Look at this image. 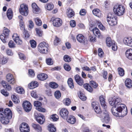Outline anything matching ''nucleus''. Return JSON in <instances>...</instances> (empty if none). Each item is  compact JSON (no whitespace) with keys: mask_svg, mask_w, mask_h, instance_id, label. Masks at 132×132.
<instances>
[{"mask_svg":"<svg viewBox=\"0 0 132 132\" xmlns=\"http://www.w3.org/2000/svg\"><path fill=\"white\" fill-rule=\"evenodd\" d=\"M38 51L43 54H47L49 51V45L47 42H43L40 43L38 46Z\"/></svg>","mask_w":132,"mask_h":132,"instance_id":"obj_1","label":"nucleus"},{"mask_svg":"<svg viewBox=\"0 0 132 132\" xmlns=\"http://www.w3.org/2000/svg\"><path fill=\"white\" fill-rule=\"evenodd\" d=\"M98 86V84L94 80H91L90 81L89 83H86L83 85L84 88L90 93L93 92V88H97Z\"/></svg>","mask_w":132,"mask_h":132,"instance_id":"obj_2","label":"nucleus"},{"mask_svg":"<svg viewBox=\"0 0 132 132\" xmlns=\"http://www.w3.org/2000/svg\"><path fill=\"white\" fill-rule=\"evenodd\" d=\"M113 10L115 14L118 16L123 15L125 11V7L121 5H115L113 7Z\"/></svg>","mask_w":132,"mask_h":132,"instance_id":"obj_3","label":"nucleus"},{"mask_svg":"<svg viewBox=\"0 0 132 132\" xmlns=\"http://www.w3.org/2000/svg\"><path fill=\"white\" fill-rule=\"evenodd\" d=\"M106 21L109 25L111 26H114L117 24L118 20L116 17L110 13L108 15Z\"/></svg>","mask_w":132,"mask_h":132,"instance_id":"obj_4","label":"nucleus"},{"mask_svg":"<svg viewBox=\"0 0 132 132\" xmlns=\"http://www.w3.org/2000/svg\"><path fill=\"white\" fill-rule=\"evenodd\" d=\"M12 115V112L10 109L6 108L4 110L3 108H0V117L4 116L11 118Z\"/></svg>","mask_w":132,"mask_h":132,"instance_id":"obj_5","label":"nucleus"},{"mask_svg":"<svg viewBox=\"0 0 132 132\" xmlns=\"http://www.w3.org/2000/svg\"><path fill=\"white\" fill-rule=\"evenodd\" d=\"M10 30L6 27H4L3 33L0 36V38L4 43H6L7 39L8 38Z\"/></svg>","mask_w":132,"mask_h":132,"instance_id":"obj_6","label":"nucleus"},{"mask_svg":"<svg viewBox=\"0 0 132 132\" xmlns=\"http://www.w3.org/2000/svg\"><path fill=\"white\" fill-rule=\"evenodd\" d=\"M34 116L36 121L40 125H42L45 122V117L43 114L35 112Z\"/></svg>","mask_w":132,"mask_h":132,"instance_id":"obj_7","label":"nucleus"},{"mask_svg":"<svg viewBox=\"0 0 132 132\" xmlns=\"http://www.w3.org/2000/svg\"><path fill=\"white\" fill-rule=\"evenodd\" d=\"M19 10L20 13L24 16H27L29 13L28 6L24 3L20 5Z\"/></svg>","mask_w":132,"mask_h":132,"instance_id":"obj_8","label":"nucleus"},{"mask_svg":"<svg viewBox=\"0 0 132 132\" xmlns=\"http://www.w3.org/2000/svg\"><path fill=\"white\" fill-rule=\"evenodd\" d=\"M100 117L101 120L104 122L108 123L110 121L109 114L108 112L105 110L103 113L100 115Z\"/></svg>","mask_w":132,"mask_h":132,"instance_id":"obj_9","label":"nucleus"},{"mask_svg":"<svg viewBox=\"0 0 132 132\" xmlns=\"http://www.w3.org/2000/svg\"><path fill=\"white\" fill-rule=\"evenodd\" d=\"M51 20L52 21L53 26L55 27H60L62 24V20L59 18L52 17Z\"/></svg>","mask_w":132,"mask_h":132,"instance_id":"obj_10","label":"nucleus"},{"mask_svg":"<svg viewBox=\"0 0 132 132\" xmlns=\"http://www.w3.org/2000/svg\"><path fill=\"white\" fill-rule=\"evenodd\" d=\"M19 129L21 132H29L30 131L29 126L24 122L22 123L20 125Z\"/></svg>","mask_w":132,"mask_h":132,"instance_id":"obj_11","label":"nucleus"},{"mask_svg":"<svg viewBox=\"0 0 132 132\" xmlns=\"http://www.w3.org/2000/svg\"><path fill=\"white\" fill-rule=\"evenodd\" d=\"M22 106L24 111L26 112H29L31 109L32 106L31 103L27 101L23 102Z\"/></svg>","mask_w":132,"mask_h":132,"instance_id":"obj_12","label":"nucleus"},{"mask_svg":"<svg viewBox=\"0 0 132 132\" xmlns=\"http://www.w3.org/2000/svg\"><path fill=\"white\" fill-rule=\"evenodd\" d=\"M6 80L10 84L13 85L16 83V80L13 75L11 73L8 74L6 76Z\"/></svg>","mask_w":132,"mask_h":132,"instance_id":"obj_13","label":"nucleus"},{"mask_svg":"<svg viewBox=\"0 0 132 132\" xmlns=\"http://www.w3.org/2000/svg\"><path fill=\"white\" fill-rule=\"evenodd\" d=\"M12 38L16 44L18 45H21L23 44V41L20 38L19 36L16 33H14L12 36Z\"/></svg>","mask_w":132,"mask_h":132,"instance_id":"obj_14","label":"nucleus"},{"mask_svg":"<svg viewBox=\"0 0 132 132\" xmlns=\"http://www.w3.org/2000/svg\"><path fill=\"white\" fill-rule=\"evenodd\" d=\"M42 103L39 101H35L34 105L36 107V109L39 111L43 112H45L46 110L42 107Z\"/></svg>","mask_w":132,"mask_h":132,"instance_id":"obj_15","label":"nucleus"},{"mask_svg":"<svg viewBox=\"0 0 132 132\" xmlns=\"http://www.w3.org/2000/svg\"><path fill=\"white\" fill-rule=\"evenodd\" d=\"M59 113L61 117L65 119L68 117L69 112L67 109L65 108H62L60 111Z\"/></svg>","mask_w":132,"mask_h":132,"instance_id":"obj_16","label":"nucleus"},{"mask_svg":"<svg viewBox=\"0 0 132 132\" xmlns=\"http://www.w3.org/2000/svg\"><path fill=\"white\" fill-rule=\"evenodd\" d=\"M76 39L78 42L80 43L84 44L86 41V38L81 34H78L76 37Z\"/></svg>","mask_w":132,"mask_h":132,"instance_id":"obj_17","label":"nucleus"},{"mask_svg":"<svg viewBox=\"0 0 132 132\" xmlns=\"http://www.w3.org/2000/svg\"><path fill=\"white\" fill-rule=\"evenodd\" d=\"M75 81L77 84L80 86H82L84 83L83 79L78 74L74 76Z\"/></svg>","mask_w":132,"mask_h":132,"instance_id":"obj_18","label":"nucleus"},{"mask_svg":"<svg viewBox=\"0 0 132 132\" xmlns=\"http://www.w3.org/2000/svg\"><path fill=\"white\" fill-rule=\"evenodd\" d=\"M3 87L6 90H10L12 89L11 85L5 81L2 80L1 82Z\"/></svg>","mask_w":132,"mask_h":132,"instance_id":"obj_19","label":"nucleus"},{"mask_svg":"<svg viewBox=\"0 0 132 132\" xmlns=\"http://www.w3.org/2000/svg\"><path fill=\"white\" fill-rule=\"evenodd\" d=\"M66 119L67 121L71 124H74L76 121V117L72 115H69L66 118Z\"/></svg>","mask_w":132,"mask_h":132,"instance_id":"obj_20","label":"nucleus"},{"mask_svg":"<svg viewBox=\"0 0 132 132\" xmlns=\"http://www.w3.org/2000/svg\"><path fill=\"white\" fill-rule=\"evenodd\" d=\"M48 76L46 74L41 73L38 74L37 78L39 80L43 81L46 80L48 78Z\"/></svg>","mask_w":132,"mask_h":132,"instance_id":"obj_21","label":"nucleus"},{"mask_svg":"<svg viewBox=\"0 0 132 132\" xmlns=\"http://www.w3.org/2000/svg\"><path fill=\"white\" fill-rule=\"evenodd\" d=\"M31 6L32 9V11L34 13L38 14L40 13V9L35 3H32Z\"/></svg>","mask_w":132,"mask_h":132,"instance_id":"obj_22","label":"nucleus"},{"mask_svg":"<svg viewBox=\"0 0 132 132\" xmlns=\"http://www.w3.org/2000/svg\"><path fill=\"white\" fill-rule=\"evenodd\" d=\"M99 100L100 104L102 106L104 109H106L107 107L105 101V99L103 95H101L100 96Z\"/></svg>","mask_w":132,"mask_h":132,"instance_id":"obj_23","label":"nucleus"},{"mask_svg":"<svg viewBox=\"0 0 132 132\" xmlns=\"http://www.w3.org/2000/svg\"><path fill=\"white\" fill-rule=\"evenodd\" d=\"M66 13L67 16L69 18H71L75 15L74 11L70 7L67 9Z\"/></svg>","mask_w":132,"mask_h":132,"instance_id":"obj_24","label":"nucleus"},{"mask_svg":"<svg viewBox=\"0 0 132 132\" xmlns=\"http://www.w3.org/2000/svg\"><path fill=\"white\" fill-rule=\"evenodd\" d=\"M39 85L38 83L36 81H33L28 85L29 88L30 89H33L37 87Z\"/></svg>","mask_w":132,"mask_h":132,"instance_id":"obj_25","label":"nucleus"},{"mask_svg":"<svg viewBox=\"0 0 132 132\" xmlns=\"http://www.w3.org/2000/svg\"><path fill=\"white\" fill-rule=\"evenodd\" d=\"M32 126V127L36 131L38 132H41L42 131V127L39 124L33 123Z\"/></svg>","mask_w":132,"mask_h":132,"instance_id":"obj_26","label":"nucleus"},{"mask_svg":"<svg viewBox=\"0 0 132 132\" xmlns=\"http://www.w3.org/2000/svg\"><path fill=\"white\" fill-rule=\"evenodd\" d=\"M125 55L128 59L132 60V49L127 50L125 52Z\"/></svg>","mask_w":132,"mask_h":132,"instance_id":"obj_27","label":"nucleus"},{"mask_svg":"<svg viewBox=\"0 0 132 132\" xmlns=\"http://www.w3.org/2000/svg\"><path fill=\"white\" fill-rule=\"evenodd\" d=\"M0 120L1 122L3 124L6 125L8 124L9 122V119L11 118H8L6 117H0Z\"/></svg>","mask_w":132,"mask_h":132,"instance_id":"obj_28","label":"nucleus"},{"mask_svg":"<svg viewBox=\"0 0 132 132\" xmlns=\"http://www.w3.org/2000/svg\"><path fill=\"white\" fill-rule=\"evenodd\" d=\"M93 14L95 16L100 17L101 16L102 14L100 10L98 9H95L92 11Z\"/></svg>","mask_w":132,"mask_h":132,"instance_id":"obj_29","label":"nucleus"},{"mask_svg":"<svg viewBox=\"0 0 132 132\" xmlns=\"http://www.w3.org/2000/svg\"><path fill=\"white\" fill-rule=\"evenodd\" d=\"M30 36V34L28 31L26 30L23 31L22 37L25 40H28Z\"/></svg>","mask_w":132,"mask_h":132,"instance_id":"obj_30","label":"nucleus"},{"mask_svg":"<svg viewBox=\"0 0 132 132\" xmlns=\"http://www.w3.org/2000/svg\"><path fill=\"white\" fill-rule=\"evenodd\" d=\"M125 84L127 88H130L132 87V81L130 79H127L125 81Z\"/></svg>","mask_w":132,"mask_h":132,"instance_id":"obj_31","label":"nucleus"},{"mask_svg":"<svg viewBox=\"0 0 132 132\" xmlns=\"http://www.w3.org/2000/svg\"><path fill=\"white\" fill-rule=\"evenodd\" d=\"M54 6L53 4L51 3H47L44 6L45 9L49 11L52 10Z\"/></svg>","mask_w":132,"mask_h":132,"instance_id":"obj_32","label":"nucleus"},{"mask_svg":"<svg viewBox=\"0 0 132 132\" xmlns=\"http://www.w3.org/2000/svg\"><path fill=\"white\" fill-rule=\"evenodd\" d=\"M47 128L48 130L50 132H55L56 131V128L52 123L49 124Z\"/></svg>","mask_w":132,"mask_h":132,"instance_id":"obj_33","label":"nucleus"},{"mask_svg":"<svg viewBox=\"0 0 132 132\" xmlns=\"http://www.w3.org/2000/svg\"><path fill=\"white\" fill-rule=\"evenodd\" d=\"M106 42L108 46L110 47L115 42L113 40H112L110 37H108L106 39Z\"/></svg>","mask_w":132,"mask_h":132,"instance_id":"obj_34","label":"nucleus"},{"mask_svg":"<svg viewBox=\"0 0 132 132\" xmlns=\"http://www.w3.org/2000/svg\"><path fill=\"white\" fill-rule=\"evenodd\" d=\"M67 83L70 87L71 89H73L74 87V84L72 79L71 78H68L67 81Z\"/></svg>","mask_w":132,"mask_h":132,"instance_id":"obj_35","label":"nucleus"},{"mask_svg":"<svg viewBox=\"0 0 132 132\" xmlns=\"http://www.w3.org/2000/svg\"><path fill=\"white\" fill-rule=\"evenodd\" d=\"M7 15L10 20L13 17V12L11 8H9L7 10Z\"/></svg>","mask_w":132,"mask_h":132,"instance_id":"obj_36","label":"nucleus"},{"mask_svg":"<svg viewBox=\"0 0 132 132\" xmlns=\"http://www.w3.org/2000/svg\"><path fill=\"white\" fill-rule=\"evenodd\" d=\"M34 20L35 21L36 25L38 26H40L42 25V22L40 19L38 18H34Z\"/></svg>","mask_w":132,"mask_h":132,"instance_id":"obj_37","label":"nucleus"},{"mask_svg":"<svg viewBox=\"0 0 132 132\" xmlns=\"http://www.w3.org/2000/svg\"><path fill=\"white\" fill-rule=\"evenodd\" d=\"M93 32L95 35H96L98 37H100L101 35V33L99 30L96 27H95L92 30Z\"/></svg>","mask_w":132,"mask_h":132,"instance_id":"obj_38","label":"nucleus"},{"mask_svg":"<svg viewBox=\"0 0 132 132\" xmlns=\"http://www.w3.org/2000/svg\"><path fill=\"white\" fill-rule=\"evenodd\" d=\"M15 90L16 92L19 94H22L24 92V90L23 89L20 87H16Z\"/></svg>","mask_w":132,"mask_h":132,"instance_id":"obj_39","label":"nucleus"},{"mask_svg":"<svg viewBox=\"0 0 132 132\" xmlns=\"http://www.w3.org/2000/svg\"><path fill=\"white\" fill-rule=\"evenodd\" d=\"M11 98L14 103L18 104L20 103V101L19 97H16L15 95H13L12 96Z\"/></svg>","mask_w":132,"mask_h":132,"instance_id":"obj_40","label":"nucleus"},{"mask_svg":"<svg viewBox=\"0 0 132 132\" xmlns=\"http://www.w3.org/2000/svg\"><path fill=\"white\" fill-rule=\"evenodd\" d=\"M50 119L51 120H52L54 121H56L59 119V117L57 114H54L50 116Z\"/></svg>","mask_w":132,"mask_h":132,"instance_id":"obj_41","label":"nucleus"},{"mask_svg":"<svg viewBox=\"0 0 132 132\" xmlns=\"http://www.w3.org/2000/svg\"><path fill=\"white\" fill-rule=\"evenodd\" d=\"M96 23L99 28L101 30H104L105 29V27L101 23L100 21H96Z\"/></svg>","mask_w":132,"mask_h":132,"instance_id":"obj_42","label":"nucleus"},{"mask_svg":"<svg viewBox=\"0 0 132 132\" xmlns=\"http://www.w3.org/2000/svg\"><path fill=\"white\" fill-rule=\"evenodd\" d=\"M49 86L53 88H56L58 87V85L55 82H51L49 83Z\"/></svg>","mask_w":132,"mask_h":132,"instance_id":"obj_43","label":"nucleus"},{"mask_svg":"<svg viewBox=\"0 0 132 132\" xmlns=\"http://www.w3.org/2000/svg\"><path fill=\"white\" fill-rule=\"evenodd\" d=\"M119 75L121 76H123L125 74L124 70L121 68H119L118 69Z\"/></svg>","mask_w":132,"mask_h":132,"instance_id":"obj_44","label":"nucleus"},{"mask_svg":"<svg viewBox=\"0 0 132 132\" xmlns=\"http://www.w3.org/2000/svg\"><path fill=\"white\" fill-rule=\"evenodd\" d=\"M80 98L83 101H85L86 99V97L81 92H79L78 94Z\"/></svg>","mask_w":132,"mask_h":132,"instance_id":"obj_45","label":"nucleus"},{"mask_svg":"<svg viewBox=\"0 0 132 132\" xmlns=\"http://www.w3.org/2000/svg\"><path fill=\"white\" fill-rule=\"evenodd\" d=\"M30 43L31 47L35 48L36 47L37 45V43L36 41L34 39L30 41Z\"/></svg>","mask_w":132,"mask_h":132,"instance_id":"obj_46","label":"nucleus"},{"mask_svg":"<svg viewBox=\"0 0 132 132\" xmlns=\"http://www.w3.org/2000/svg\"><path fill=\"white\" fill-rule=\"evenodd\" d=\"M125 106H126L125 104H121L120 106L117 108V110L120 113L122 111Z\"/></svg>","mask_w":132,"mask_h":132,"instance_id":"obj_47","label":"nucleus"},{"mask_svg":"<svg viewBox=\"0 0 132 132\" xmlns=\"http://www.w3.org/2000/svg\"><path fill=\"white\" fill-rule=\"evenodd\" d=\"M121 114H120V116L123 117L126 116L127 113L128 111L127 107L125 106L123 109L122 111L121 112Z\"/></svg>","mask_w":132,"mask_h":132,"instance_id":"obj_48","label":"nucleus"},{"mask_svg":"<svg viewBox=\"0 0 132 132\" xmlns=\"http://www.w3.org/2000/svg\"><path fill=\"white\" fill-rule=\"evenodd\" d=\"M28 75L31 78L34 77L35 76L34 71L32 69H29L28 70Z\"/></svg>","mask_w":132,"mask_h":132,"instance_id":"obj_49","label":"nucleus"},{"mask_svg":"<svg viewBox=\"0 0 132 132\" xmlns=\"http://www.w3.org/2000/svg\"><path fill=\"white\" fill-rule=\"evenodd\" d=\"M54 96L56 98H60L61 96V93L60 91L59 90L56 91L54 93Z\"/></svg>","mask_w":132,"mask_h":132,"instance_id":"obj_50","label":"nucleus"},{"mask_svg":"<svg viewBox=\"0 0 132 132\" xmlns=\"http://www.w3.org/2000/svg\"><path fill=\"white\" fill-rule=\"evenodd\" d=\"M8 45L9 47L11 48H14L15 47V44L12 40H11L9 42Z\"/></svg>","mask_w":132,"mask_h":132,"instance_id":"obj_51","label":"nucleus"},{"mask_svg":"<svg viewBox=\"0 0 132 132\" xmlns=\"http://www.w3.org/2000/svg\"><path fill=\"white\" fill-rule=\"evenodd\" d=\"M61 39L57 36H55V38L54 41V44L55 45H57L61 41Z\"/></svg>","mask_w":132,"mask_h":132,"instance_id":"obj_52","label":"nucleus"},{"mask_svg":"<svg viewBox=\"0 0 132 132\" xmlns=\"http://www.w3.org/2000/svg\"><path fill=\"white\" fill-rule=\"evenodd\" d=\"M64 60L65 62H69L71 60V59L70 57L67 55H65L64 56Z\"/></svg>","mask_w":132,"mask_h":132,"instance_id":"obj_53","label":"nucleus"},{"mask_svg":"<svg viewBox=\"0 0 132 132\" xmlns=\"http://www.w3.org/2000/svg\"><path fill=\"white\" fill-rule=\"evenodd\" d=\"M46 63L48 65H51L53 63V62L51 58H47L46 60Z\"/></svg>","mask_w":132,"mask_h":132,"instance_id":"obj_54","label":"nucleus"},{"mask_svg":"<svg viewBox=\"0 0 132 132\" xmlns=\"http://www.w3.org/2000/svg\"><path fill=\"white\" fill-rule=\"evenodd\" d=\"M92 106L93 109L97 108L100 106L99 103L97 101H94L92 103Z\"/></svg>","mask_w":132,"mask_h":132,"instance_id":"obj_55","label":"nucleus"},{"mask_svg":"<svg viewBox=\"0 0 132 132\" xmlns=\"http://www.w3.org/2000/svg\"><path fill=\"white\" fill-rule=\"evenodd\" d=\"M98 56L101 58L103 57L104 53L102 49L99 48L98 49Z\"/></svg>","mask_w":132,"mask_h":132,"instance_id":"obj_56","label":"nucleus"},{"mask_svg":"<svg viewBox=\"0 0 132 132\" xmlns=\"http://www.w3.org/2000/svg\"><path fill=\"white\" fill-rule=\"evenodd\" d=\"M63 67L65 70L67 71H69L71 69V67L68 64H64Z\"/></svg>","mask_w":132,"mask_h":132,"instance_id":"obj_57","label":"nucleus"},{"mask_svg":"<svg viewBox=\"0 0 132 132\" xmlns=\"http://www.w3.org/2000/svg\"><path fill=\"white\" fill-rule=\"evenodd\" d=\"M112 112L113 114L116 116L120 117V116L117 110L116 109L115 110L112 109Z\"/></svg>","mask_w":132,"mask_h":132,"instance_id":"obj_58","label":"nucleus"},{"mask_svg":"<svg viewBox=\"0 0 132 132\" xmlns=\"http://www.w3.org/2000/svg\"><path fill=\"white\" fill-rule=\"evenodd\" d=\"M130 38L128 37L125 38L123 40V42L126 45L128 46V44L129 43L130 41Z\"/></svg>","mask_w":132,"mask_h":132,"instance_id":"obj_59","label":"nucleus"},{"mask_svg":"<svg viewBox=\"0 0 132 132\" xmlns=\"http://www.w3.org/2000/svg\"><path fill=\"white\" fill-rule=\"evenodd\" d=\"M95 112L97 113L98 114H101L102 112V110L101 109L100 106H98L94 109Z\"/></svg>","mask_w":132,"mask_h":132,"instance_id":"obj_60","label":"nucleus"},{"mask_svg":"<svg viewBox=\"0 0 132 132\" xmlns=\"http://www.w3.org/2000/svg\"><path fill=\"white\" fill-rule=\"evenodd\" d=\"M116 102V104L117 105H120V103L122 102V100L121 98L119 97L116 98H114Z\"/></svg>","mask_w":132,"mask_h":132,"instance_id":"obj_61","label":"nucleus"},{"mask_svg":"<svg viewBox=\"0 0 132 132\" xmlns=\"http://www.w3.org/2000/svg\"><path fill=\"white\" fill-rule=\"evenodd\" d=\"M89 40L91 42H96V38L94 36L90 35L89 36Z\"/></svg>","mask_w":132,"mask_h":132,"instance_id":"obj_62","label":"nucleus"},{"mask_svg":"<svg viewBox=\"0 0 132 132\" xmlns=\"http://www.w3.org/2000/svg\"><path fill=\"white\" fill-rule=\"evenodd\" d=\"M35 30L36 31L37 34L39 36H42V35L43 31H42L40 29L38 28H36L35 29Z\"/></svg>","mask_w":132,"mask_h":132,"instance_id":"obj_63","label":"nucleus"},{"mask_svg":"<svg viewBox=\"0 0 132 132\" xmlns=\"http://www.w3.org/2000/svg\"><path fill=\"white\" fill-rule=\"evenodd\" d=\"M108 73L107 71H103V72L102 73V76L104 79H106L108 78Z\"/></svg>","mask_w":132,"mask_h":132,"instance_id":"obj_64","label":"nucleus"}]
</instances>
